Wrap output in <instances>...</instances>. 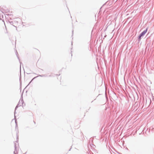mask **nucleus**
I'll use <instances>...</instances> for the list:
<instances>
[{"label": "nucleus", "mask_w": 154, "mask_h": 154, "mask_svg": "<svg viewBox=\"0 0 154 154\" xmlns=\"http://www.w3.org/2000/svg\"><path fill=\"white\" fill-rule=\"evenodd\" d=\"M108 20L109 21L107 23V25L109 26L112 25L113 22H114V20H115V21H116V18H113V17L112 16H111L109 17Z\"/></svg>", "instance_id": "obj_1"}, {"label": "nucleus", "mask_w": 154, "mask_h": 154, "mask_svg": "<svg viewBox=\"0 0 154 154\" xmlns=\"http://www.w3.org/2000/svg\"><path fill=\"white\" fill-rule=\"evenodd\" d=\"M147 28L145 30H144L143 32H142L139 36V39L140 40L142 36H143L147 32Z\"/></svg>", "instance_id": "obj_2"}, {"label": "nucleus", "mask_w": 154, "mask_h": 154, "mask_svg": "<svg viewBox=\"0 0 154 154\" xmlns=\"http://www.w3.org/2000/svg\"><path fill=\"white\" fill-rule=\"evenodd\" d=\"M12 122H13L14 123V120H13Z\"/></svg>", "instance_id": "obj_3"}]
</instances>
